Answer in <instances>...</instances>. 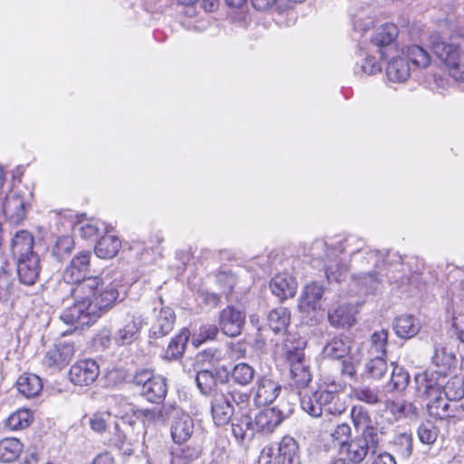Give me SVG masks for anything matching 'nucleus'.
<instances>
[{
  "instance_id": "obj_1",
  "label": "nucleus",
  "mask_w": 464,
  "mask_h": 464,
  "mask_svg": "<svg viewBox=\"0 0 464 464\" xmlns=\"http://www.w3.org/2000/svg\"><path fill=\"white\" fill-rule=\"evenodd\" d=\"M119 282L111 278H92L70 292L73 303L60 314V319L76 328L88 326L115 305L120 293Z\"/></svg>"
},
{
  "instance_id": "obj_2",
  "label": "nucleus",
  "mask_w": 464,
  "mask_h": 464,
  "mask_svg": "<svg viewBox=\"0 0 464 464\" xmlns=\"http://www.w3.org/2000/svg\"><path fill=\"white\" fill-rule=\"evenodd\" d=\"M437 377V391L442 388L446 400L437 397V434L440 433L444 438L452 431H456V426L460 420L459 414L462 411L458 408L457 401L464 396V379L459 375H453L446 383Z\"/></svg>"
},
{
  "instance_id": "obj_3",
  "label": "nucleus",
  "mask_w": 464,
  "mask_h": 464,
  "mask_svg": "<svg viewBox=\"0 0 464 464\" xmlns=\"http://www.w3.org/2000/svg\"><path fill=\"white\" fill-rule=\"evenodd\" d=\"M135 385L140 387V395L151 403L161 402L168 392L166 379L155 375L150 370L136 372L133 378Z\"/></svg>"
},
{
  "instance_id": "obj_4",
  "label": "nucleus",
  "mask_w": 464,
  "mask_h": 464,
  "mask_svg": "<svg viewBox=\"0 0 464 464\" xmlns=\"http://www.w3.org/2000/svg\"><path fill=\"white\" fill-rule=\"evenodd\" d=\"M92 254L89 251H82L75 255L70 263L65 266L63 272V280L66 284L72 285V287H78L85 281L92 278H111L118 282L116 278L106 275L105 276H86L91 266Z\"/></svg>"
},
{
  "instance_id": "obj_5",
  "label": "nucleus",
  "mask_w": 464,
  "mask_h": 464,
  "mask_svg": "<svg viewBox=\"0 0 464 464\" xmlns=\"http://www.w3.org/2000/svg\"><path fill=\"white\" fill-rule=\"evenodd\" d=\"M437 57L451 78L457 82H464V63L459 61V50L457 45L437 41Z\"/></svg>"
},
{
  "instance_id": "obj_6",
  "label": "nucleus",
  "mask_w": 464,
  "mask_h": 464,
  "mask_svg": "<svg viewBox=\"0 0 464 464\" xmlns=\"http://www.w3.org/2000/svg\"><path fill=\"white\" fill-rule=\"evenodd\" d=\"M286 359L290 367V385L296 388H304L312 380V374L304 353L295 349L287 351Z\"/></svg>"
},
{
  "instance_id": "obj_7",
  "label": "nucleus",
  "mask_w": 464,
  "mask_h": 464,
  "mask_svg": "<svg viewBox=\"0 0 464 464\" xmlns=\"http://www.w3.org/2000/svg\"><path fill=\"white\" fill-rule=\"evenodd\" d=\"M74 353L72 343L60 341L46 352L42 361L43 366L52 372L59 371L71 362Z\"/></svg>"
},
{
  "instance_id": "obj_8",
  "label": "nucleus",
  "mask_w": 464,
  "mask_h": 464,
  "mask_svg": "<svg viewBox=\"0 0 464 464\" xmlns=\"http://www.w3.org/2000/svg\"><path fill=\"white\" fill-rule=\"evenodd\" d=\"M100 374L98 363L92 359L77 361L69 371V379L81 387L92 384Z\"/></svg>"
},
{
  "instance_id": "obj_9",
  "label": "nucleus",
  "mask_w": 464,
  "mask_h": 464,
  "mask_svg": "<svg viewBox=\"0 0 464 464\" xmlns=\"http://www.w3.org/2000/svg\"><path fill=\"white\" fill-rule=\"evenodd\" d=\"M245 321V312L233 305L224 308L218 316L221 332L229 337H236L241 334Z\"/></svg>"
},
{
  "instance_id": "obj_10",
  "label": "nucleus",
  "mask_w": 464,
  "mask_h": 464,
  "mask_svg": "<svg viewBox=\"0 0 464 464\" xmlns=\"http://www.w3.org/2000/svg\"><path fill=\"white\" fill-rule=\"evenodd\" d=\"M416 384V396L421 401H426V410L430 417H432V408L435 401L433 395L435 394V372L426 370L419 372L414 377Z\"/></svg>"
},
{
  "instance_id": "obj_11",
  "label": "nucleus",
  "mask_w": 464,
  "mask_h": 464,
  "mask_svg": "<svg viewBox=\"0 0 464 464\" xmlns=\"http://www.w3.org/2000/svg\"><path fill=\"white\" fill-rule=\"evenodd\" d=\"M25 204L21 191L17 189L11 191L3 203V213L5 218L12 224H19L25 217Z\"/></svg>"
},
{
  "instance_id": "obj_12",
  "label": "nucleus",
  "mask_w": 464,
  "mask_h": 464,
  "mask_svg": "<svg viewBox=\"0 0 464 464\" xmlns=\"http://www.w3.org/2000/svg\"><path fill=\"white\" fill-rule=\"evenodd\" d=\"M285 419L284 413L275 408H266L260 411L253 419L256 432L272 433Z\"/></svg>"
},
{
  "instance_id": "obj_13",
  "label": "nucleus",
  "mask_w": 464,
  "mask_h": 464,
  "mask_svg": "<svg viewBox=\"0 0 464 464\" xmlns=\"http://www.w3.org/2000/svg\"><path fill=\"white\" fill-rule=\"evenodd\" d=\"M15 262L20 282L25 285H34L41 271L39 256L31 255L28 257L16 259Z\"/></svg>"
},
{
  "instance_id": "obj_14",
  "label": "nucleus",
  "mask_w": 464,
  "mask_h": 464,
  "mask_svg": "<svg viewBox=\"0 0 464 464\" xmlns=\"http://www.w3.org/2000/svg\"><path fill=\"white\" fill-rule=\"evenodd\" d=\"M324 293V290L321 285L317 283L307 285L299 300V310L303 313H310L321 309Z\"/></svg>"
},
{
  "instance_id": "obj_15",
  "label": "nucleus",
  "mask_w": 464,
  "mask_h": 464,
  "mask_svg": "<svg viewBox=\"0 0 464 464\" xmlns=\"http://www.w3.org/2000/svg\"><path fill=\"white\" fill-rule=\"evenodd\" d=\"M142 327V319L140 315L129 314L124 324L113 335L118 345H126L133 343Z\"/></svg>"
},
{
  "instance_id": "obj_16",
  "label": "nucleus",
  "mask_w": 464,
  "mask_h": 464,
  "mask_svg": "<svg viewBox=\"0 0 464 464\" xmlns=\"http://www.w3.org/2000/svg\"><path fill=\"white\" fill-rule=\"evenodd\" d=\"M281 385L266 377L260 378L255 388L254 401L257 406L272 403L279 395Z\"/></svg>"
},
{
  "instance_id": "obj_17",
  "label": "nucleus",
  "mask_w": 464,
  "mask_h": 464,
  "mask_svg": "<svg viewBox=\"0 0 464 464\" xmlns=\"http://www.w3.org/2000/svg\"><path fill=\"white\" fill-rule=\"evenodd\" d=\"M34 238L27 230H19L14 233L10 243V249L14 260L37 255L34 251Z\"/></svg>"
},
{
  "instance_id": "obj_18",
  "label": "nucleus",
  "mask_w": 464,
  "mask_h": 464,
  "mask_svg": "<svg viewBox=\"0 0 464 464\" xmlns=\"http://www.w3.org/2000/svg\"><path fill=\"white\" fill-rule=\"evenodd\" d=\"M398 35V28L393 24H385L378 28L372 38L373 44L378 47L380 58L388 57L387 52L392 49V44Z\"/></svg>"
},
{
  "instance_id": "obj_19",
  "label": "nucleus",
  "mask_w": 464,
  "mask_h": 464,
  "mask_svg": "<svg viewBox=\"0 0 464 464\" xmlns=\"http://www.w3.org/2000/svg\"><path fill=\"white\" fill-rule=\"evenodd\" d=\"M176 315L170 307H162L151 324L150 333L155 338H161L169 334L175 324Z\"/></svg>"
},
{
  "instance_id": "obj_20",
  "label": "nucleus",
  "mask_w": 464,
  "mask_h": 464,
  "mask_svg": "<svg viewBox=\"0 0 464 464\" xmlns=\"http://www.w3.org/2000/svg\"><path fill=\"white\" fill-rule=\"evenodd\" d=\"M234 413V407L225 394H218L211 401V414L217 426H223L229 422Z\"/></svg>"
},
{
  "instance_id": "obj_21",
  "label": "nucleus",
  "mask_w": 464,
  "mask_h": 464,
  "mask_svg": "<svg viewBox=\"0 0 464 464\" xmlns=\"http://www.w3.org/2000/svg\"><path fill=\"white\" fill-rule=\"evenodd\" d=\"M319 403L323 408V413L330 415H340L345 409V402L341 400L340 395L336 393V387L334 390H319L317 391Z\"/></svg>"
},
{
  "instance_id": "obj_22",
  "label": "nucleus",
  "mask_w": 464,
  "mask_h": 464,
  "mask_svg": "<svg viewBox=\"0 0 464 464\" xmlns=\"http://www.w3.org/2000/svg\"><path fill=\"white\" fill-rule=\"evenodd\" d=\"M270 288L279 301L282 302L295 296L297 289L295 280L288 274L276 275L270 282Z\"/></svg>"
},
{
  "instance_id": "obj_23",
  "label": "nucleus",
  "mask_w": 464,
  "mask_h": 464,
  "mask_svg": "<svg viewBox=\"0 0 464 464\" xmlns=\"http://www.w3.org/2000/svg\"><path fill=\"white\" fill-rule=\"evenodd\" d=\"M352 340L348 336H334L324 347L323 355L332 360H343L350 353Z\"/></svg>"
},
{
  "instance_id": "obj_24",
  "label": "nucleus",
  "mask_w": 464,
  "mask_h": 464,
  "mask_svg": "<svg viewBox=\"0 0 464 464\" xmlns=\"http://www.w3.org/2000/svg\"><path fill=\"white\" fill-rule=\"evenodd\" d=\"M193 431V419L184 411L171 424V437L177 444H182L188 440Z\"/></svg>"
},
{
  "instance_id": "obj_25",
  "label": "nucleus",
  "mask_w": 464,
  "mask_h": 464,
  "mask_svg": "<svg viewBox=\"0 0 464 464\" xmlns=\"http://www.w3.org/2000/svg\"><path fill=\"white\" fill-rule=\"evenodd\" d=\"M356 306L342 304L328 314L329 323L335 327H351L355 323Z\"/></svg>"
},
{
  "instance_id": "obj_26",
  "label": "nucleus",
  "mask_w": 464,
  "mask_h": 464,
  "mask_svg": "<svg viewBox=\"0 0 464 464\" xmlns=\"http://www.w3.org/2000/svg\"><path fill=\"white\" fill-rule=\"evenodd\" d=\"M232 433L239 442L251 440L255 433L253 419L247 414L242 413L239 417H235L231 422Z\"/></svg>"
},
{
  "instance_id": "obj_27",
  "label": "nucleus",
  "mask_w": 464,
  "mask_h": 464,
  "mask_svg": "<svg viewBox=\"0 0 464 464\" xmlns=\"http://www.w3.org/2000/svg\"><path fill=\"white\" fill-rule=\"evenodd\" d=\"M121 241L114 235L102 237L95 245V254L99 258L111 259L119 253Z\"/></svg>"
},
{
  "instance_id": "obj_28",
  "label": "nucleus",
  "mask_w": 464,
  "mask_h": 464,
  "mask_svg": "<svg viewBox=\"0 0 464 464\" xmlns=\"http://www.w3.org/2000/svg\"><path fill=\"white\" fill-rule=\"evenodd\" d=\"M411 74L410 64L407 58L398 56L392 58L386 68V75L391 82H405Z\"/></svg>"
},
{
  "instance_id": "obj_29",
  "label": "nucleus",
  "mask_w": 464,
  "mask_h": 464,
  "mask_svg": "<svg viewBox=\"0 0 464 464\" xmlns=\"http://www.w3.org/2000/svg\"><path fill=\"white\" fill-rule=\"evenodd\" d=\"M369 450L370 445L366 443V440H360L359 438L341 446V453L345 456L347 460L353 463L362 461Z\"/></svg>"
},
{
  "instance_id": "obj_30",
  "label": "nucleus",
  "mask_w": 464,
  "mask_h": 464,
  "mask_svg": "<svg viewBox=\"0 0 464 464\" xmlns=\"http://www.w3.org/2000/svg\"><path fill=\"white\" fill-rule=\"evenodd\" d=\"M16 386L18 392L26 398L38 395L43 389L41 379L33 373L21 375L16 382Z\"/></svg>"
},
{
  "instance_id": "obj_31",
  "label": "nucleus",
  "mask_w": 464,
  "mask_h": 464,
  "mask_svg": "<svg viewBox=\"0 0 464 464\" xmlns=\"http://www.w3.org/2000/svg\"><path fill=\"white\" fill-rule=\"evenodd\" d=\"M291 314L285 307L272 310L267 316L269 328L276 334H285L290 324Z\"/></svg>"
},
{
  "instance_id": "obj_32",
  "label": "nucleus",
  "mask_w": 464,
  "mask_h": 464,
  "mask_svg": "<svg viewBox=\"0 0 464 464\" xmlns=\"http://www.w3.org/2000/svg\"><path fill=\"white\" fill-rule=\"evenodd\" d=\"M385 412L390 413L392 420H397L401 418H408L416 415V407L412 402L407 401L387 400L384 403Z\"/></svg>"
},
{
  "instance_id": "obj_33",
  "label": "nucleus",
  "mask_w": 464,
  "mask_h": 464,
  "mask_svg": "<svg viewBox=\"0 0 464 464\" xmlns=\"http://www.w3.org/2000/svg\"><path fill=\"white\" fill-rule=\"evenodd\" d=\"M457 359L454 351L443 347L440 355L437 352V377H447L456 370Z\"/></svg>"
},
{
  "instance_id": "obj_34",
  "label": "nucleus",
  "mask_w": 464,
  "mask_h": 464,
  "mask_svg": "<svg viewBox=\"0 0 464 464\" xmlns=\"http://www.w3.org/2000/svg\"><path fill=\"white\" fill-rule=\"evenodd\" d=\"M23 450V444L18 439L5 438L0 440V461L11 462L18 458Z\"/></svg>"
},
{
  "instance_id": "obj_35",
  "label": "nucleus",
  "mask_w": 464,
  "mask_h": 464,
  "mask_svg": "<svg viewBox=\"0 0 464 464\" xmlns=\"http://www.w3.org/2000/svg\"><path fill=\"white\" fill-rule=\"evenodd\" d=\"M393 328L397 336L411 338L419 332V324L411 315H401L394 321Z\"/></svg>"
},
{
  "instance_id": "obj_36",
  "label": "nucleus",
  "mask_w": 464,
  "mask_h": 464,
  "mask_svg": "<svg viewBox=\"0 0 464 464\" xmlns=\"http://www.w3.org/2000/svg\"><path fill=\"white\" fill-rule=\"evenodd\" d=\"M188 338L189 332L187 329H183L179 334L173 337L166 350L165 358L168 360L179 358L185 351Z\"/></svg>"
},
{
  "instance_id": "obj_37",
  "label": "nucleus",
  "mask_w": 464,
  "mask_h": 464,
  "mask_svg": "<svg viewBox=\"0 0 464 464\" xmlns=\"http://www.w3.org/2000/svg\"><path fill=\"white\" fill-rule=\"evenodd\" d=\"M255 369L246 362L237 363L231 372V381L240 386H246L253 381L255 377Z\"/></svg>"
},
{
  "instance_id": "obj_38",
  "label": "nucleus",
  "mask_w": 464,
  "mask_h": 464,
  "mask_svg": "<svg viewBox=\"0 0 464 464\" xmlns=\"http://www.w3.org/2000/svg\"><path fill=\"white\" fill-rule=\"evenodd\" d=\"M82 238L92 239L97 237L101 233L107 232V226L100 220H88L78 223L75 227Z\"/></svg>"
},
{
  "instance_id": "obj_39",
  "label": "nucleus",
  "mask_w": 464,
  "mask_h": 464,
  "mask_svg": "<svg viewBox=\"0 0 464 464\" xmlns=\"http://www.w3.org/2000/svg\"><path fill=\"white\" fill-rule=\"evenodd\" d=\"M354 284L358 287V292L370 293L377 288L381 282L377 272L359 273L353 276Z\"/></svg>"
},
{
  "instance_id": "obj_40",
  "label": "nucleus",
  "mask_w": 464,
  "mask_h": 464,
  "mask_svg": "<svg viewBox=\"0 0 464 464\" xmlns=\"http://www.w3.org/2000/svg\"><path fill=\"white\" fill-rule=\"evenodd\" d=\"M33 420V415L29 410H18L5 420V427L11 430H23L29 426Z\"/></svg>"
},
{
  "instance_id": "obj_41",
  "label": "nucleus",
  "mask_w": 464,
  "mask_h": 464,
  "mask_svg": "<svg viewBox=\"0 0 464 464\" xmlns=\"http://www.w3.org/2000/svg\"><path fill=\"white\" fill-rule=\"evenodd\" d=\"M388 331L381 329L372 334L369 352L372 355L385 356L388 343Z\"/></svg>"
},
{
  "instance_id": "obj_42",
  "label": "nucleus",
  "mask_w": 464,
  "mask_h": 464,
  "mask_svg": "<svg viewBox=\"0 0 464 464\" xmlns=\"http://www.w3.org/2000/svg\"><path fill=\"white\" fill-rule=\"evenodd\" d=\"M351 418L357 431H362L374 423L368 411L361 405H356L352 408Z\"/></svg>"
},
{
  "instance_id": "obj_43",
  "label": "nucleus",
  "mask_w": 464,
  "mask_h": 464,
  "mask_svg": "<svg viewBox=\"0 0 464 464\" xmlns=\"http://www.w3.org/2000/svg\"><path fill=\"white\" fill-rule=\"evenodd\" d=\"M285 461L293 462L298 451V444L293 437L285 436L278 443H275Z\"/></svg>"
},
{
  "instance_id": "obj_44",
  "label": "nucleus",
  "mask_w": 464,
  "mask_h": 464,
  "mask_svg": "<svg viewBox=\"0 0 464 464\" xmlns=\"http://www.w3.org/2000/svg\"><path fill=\"white\" fill-rule=\"evenodd\" d=\"M384 357L385 356L376 355L366 363L365 374L367 377L374 380H379L383 377L388 371V365Z\"/></svg>"
},
{
  "instance_id": "obj_45",
  "label": "nucleus",
  "mask_w": 464,
  "mask_h": 464,
  "mask_svg": "<svg viewBox=\"0 0 464 464\" xmlns=\"http://www.w3.org/2000/svg\"><path fill=\"white\" fill-rule=\"evenodd\" d=\"M410 375L403 368L395 366L392 370L388 390L390 392H402L408 386Z\"/></svg>"
},
{
  "instance_id": "obj_46",
  "label": "nucleus",
  "mask_w": 464,
  "mask_h": 464,
  "mask_svg": "<svg viewBox=\"0 0 464 464\" xmlns=\"http://www.w3.org/2000/svg\"><path fill=\"white\" fill-rule=\"evenodd\" d=\"M14 278L5 269L0 270V302H7L14 293Z\"/></svg>"
},
{
  "instance_id": "obj_47",
  "label": "nucleus",
  "mask_w": 464,
  "mask_h": 464,
  "mask_svg": "<svg viewBox=\"0 0 464 464\" xmlns=\"http://www.w3.org/2000/svg\"><path fill=\"white\" fill-rule=\"evenodd\" d=\"M407 57L419 68H426L430 63L429 53L420 46L413 45L408 48Z\"/></svg>"
},
{
  "instance_id": "obj_48",
  "label": "nucleus",
  "mask_w": 464,
  "mask_h": 464,
  "mask_svg": "<svg viewBox=\"0 0 464 464\" xmlns=\"http://www.w3.org/2000/svg\"><path fill=\"white\" fill-rule=\"evenodd\" d=\"M301 407L312 417H320L323 415V408L319 403V398L317 397V392L312 395H303L301 397Z\"/></svg>"
},
{
  "instance_id": "obj_49",
  "label": "nucleus",
  "mask_w": 464,
  "mask_h": 464,
  "mask_svg": "<svg viewBox=\"0 0 464 464\" xmlns=\"http://www.w3.org/2000/svg\"><path fill=\"white\" fill-rule=\"evenodd\" d=\"M74 239L71 236L59 237L53 246V254L57 258L62 259L69 255L74 248Z\"/></svg>"
},
{
  "instance_id": "obj_50",
  "label": "nucleus",
  "mask_w": 464,
  "mask_h": 464,
  "mask_svg": "<svg viewBox=\"0 0 464 464\" xmlns=\"http://www.w3.org/2000/svg\"><path fill=\"white\" fill-rule=\"evenodd\" d=\"M433 416L423 421L418 429V436L420 440L424 444H433L435 442V422Z\"/></svg>"
},
{
  "instance_id": "obj_51",
  "label": "nucleus",
  "mask_w": 464,
  "mask_h": 464,
  "mask_svg": "<svg viewBox=\"0 0 464 464\" xmlns=\"http://www.w3.org/2000/svg\"><path fill=\"white\" fill-rule=\"evenodd\" d=\"M196 383L201 393L208 394L216 385V379L209 371L198 372L196 375Z\"/></svg>"
},
{
  "instance_id": "obj_52",
  "label": "nucleus",
  "mask_w": 464,
  "mask_h": 464,
  "mask_svg": "<svg viewBox=\"0 0 464 464\" xmlns=\"http://www.w3.org/2000/svg\"><path fill=\"white\" fill-rule=\"evenodd\" d=\"M353 396L367 404H377L380 401L379 391L370 387H362L353 390Z\"/></svg>"
},
{
  "instance_id": "obj_53",
  "label": "nucleus",
  "mask_w": 464,
  "mask_h": 464,
  "mask_svg": "<svg viewBox=\"0 0 464 464\" xmlns=\"http://www.w3.org/2000/svg\"><path fill=\"white\" fill-rule=\"evenodd\" d=\"M285 462L274 444L266 446L259 456V464H285Z\"/></svg>"
},
{
  "instance_id": "obj_54",
  "label": "nucleus",
  "mask_w": 464,
  "mask_h": 464,
  "mask_svg": "<svg viewBox=\"0 0 464 464\" xmlns=\"http://www.w3.org/2000/svg\"><path fill=\"white\" fill-rule=\"evenodd\" d=\"M158 410V417L160 423H165L168 420H176L183 411L176 405V403H165Z\"/></svg>"
},
{
  "instance_id": "obj_55",
  "label": "nucleus",
  "mask_w": 464,
  "mask_h": 464,
  "mask_svg": "<svg viewBox=\"0 0 464 464\" xmlns=\"http://www.w3.org/2000/svg\"><path fill=\"white\" fill-rule=\"evenodd\" d=\"M110 419L111 413L108 411L96 412L90 418V426L95 432H103Z\"/></svg>"
},
{
  "instance_id": "obj_56",
  "label": "nucleus",
  "mask_w": 464,
  "mask_h": 464,
  "mask_svg": "<svg viewBox=\"0 0 464 464\" xmlns=\"http://www.w3.org/2000/svg\"><path fill=\"white\" fill-rule=\"evenodd\" d=\"M347 271L348 267L345 265H340L338 262L335 264L329 262L325 266V275L328 281H340Z\"/></svg>"
},
{
  "instance_id": "obj_57",
  "label": "nucleus",
  "mask_w": 464,
  "mask_h": 464,
  "mask_svg": "<svg viewBox=\"0 0 464 464\" xmlns=\"http://www.w3.org/2000/svg\"><path fill=\"white\" fill-rule=\"evenodd\" d=\"M447 319L446 323L450 324V327L454 330V334L457 336V339L464 343V331L460 330L457 324V317L455 315V311L451 304H448L446 308Z\"/></svg>"
},
{
  "instance_id": "obj_58",
  "label": "nucleus",
  "mask_w": 464,
  "mask_h": 464,
  "mask_svg": "<svg viewBox=\"0 0 464 464\" xmlns=\"http://www.w3.org/2000/svg\"><path fill=\"white\" fill-rule=\"evenodd\" d=\"M218 334V328L216 324H205L199 329L198 337L195 342L202 343L208 340H214Z\"/></svg>"
},
{
  "instance_id": "obj_59",
  "label": "nucleus",
  "mask_w": 464,
  "mask_h": 464,
  "mask_svg": "<svg viewBox=\"0 0 464 464\" xmlns=\"http://www.w3.org/2000/svg\"><path fill=\"white\" fill-rule=\"evenodd\" d=\"M331 435L333 440L340 443L341 446L346 444V440L351 436V427L345 422L340 423L335 427Z\"/></svg>"
},
{
  "instance_id": "obj_60",
  "label": "nucleus",
  "mask_w": 464,
  "mask_h": 464,
  "mask_svg": "<svg viewBox=\"0 0 464 464\" xmlns=\"http://www.w3.org/2000/svg\"><path fill=\"white\" fill-rule=\"evenodd\" d=\"M361 70L363 73L372 75L381 72L382 65L379 61H377L376 57L368 55L364 63L361 65Z\"/></svg>"
},
{
  "instance_id": "obj_61",
  "label": "nucleus",
  "mask_w": 464,
  "mask_h": 464,
  "mask_svg": "<svg viewBox=\"0 0 464 464\" xmlns=\"http://www.w3.org/2000/svg\"><path fill=\"white\" fill-rule=\"evenodd\" d=\"M362 436L359 439L365 440L366 443L370 445V450L377 445L379 441V434L374 423L367 429L362 430Z\"/></svg>"
},
{
  "instance_id": "obj_62",
  "label": "nucleus",
  "mask_w": 464,
  "mask_h": 464,
  "mask_svg": "<svg viewBox=\"0 0 464 464\" xmlns=\"http://www.w3.org/2000/svg\"><path fill=\"white\" fill-rule=\"evenodd\" d=\"M111 443L118 449H122L126 444L127 437L125 432L120 428L118 422H115L113 427V433L110 439Z\"/></svg>"
},
{
  "instance_id": "obj_63",
  "label": "nucleus",
  "mask_w": 464,
  "mask_h": 464,
  "mask_svg": "<svg viewBox=\"0 0 464 464\" xmlns=\"http://www.w3.org/2000/svg\"><path fill=\"white\" fill-rule=\"evenodd\" d=\"M157 408L153 409H138L135 412L139 419H141L143 422H159Z\"/></svg>"
},
{
  "instance_id": "obj_64",
  "label": "nucleus",
  "mask_w": 464,
  "mask_h": 464,
  "mask_svg": "<svg viewBox=\"0 0 464 464\" xmlns=\"http://www.w3.org/2000/svg\"><path fill=\"white\" fill-rule=\"evenodd\" d=\"M225 396H227L229 398L230 404H232V402H234L240 409L246 408L249 402V395L245 392H232L227 394H225Z\"/></svg>"
}]
</instances>
